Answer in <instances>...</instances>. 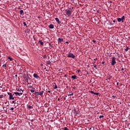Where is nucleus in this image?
I'll use <instances>...</instances> for the list:
<instances>
[{
  "instance_id": "nucleus-1",
  "label": "nucleus",
  "mask_w": 130,
  "mask_h": 130,
  "mask_svg": "<svg viewBox=\"0 0 130 130\" xmlns=\"http://www.w3.org/2000/svg\"><path fill=\"white\" fill-rule=\"evenodd\" d=\"M125 17L124 16H123L121 18H117V21L119 22V23H120L121 21L123 23L124 22L123 20H125Z\"/></svg>"
},
{
  "instance_id": "nucleus-2",
  "label": "nucleus",
  "mask_w": 130,
  "mask_h": 130,
  "mask_svg": "<svg viewBox=\"0 0 130 130\" xmlns=\"http://www.w3.org/2000/svg\"><path fill=\"white\" fill-rule=\"evenodd\" d=\"M8 95H9V99L10 100H14L15 98L13 96V94L11 92H8L7 93Z\"/></svg>"
},
{
  "instance_id": "nucleus-3",
  "label": "nucleus",
  "mask_w": 130,
  "mask_h": 130,
  "mask_svg": "<svg viewBox=\"0 0 130 130\" xmlns=\"http://www.w3.org/2000/svg\"><path fill=\"white\" fill-rule=\"evenodd\" d=\"M115 59H116L115 57H112V59L111 62V66H114V64H115L116 63V61H115Z\"/></svg>"
},
{
  "instance_id": "nucleus-4",
  "label": "nucleus",
  "mask_w": 130,
  "mask_h": 130,
  "mask_svg": "<svg viewBox=\"0 0 130 130\" xmlns=\"http://www.w3.org/2000/svg\"><path fill=\"white\" fill-rule=\"evenodd\" d=\"M67 55H68V57H71V58H75V57H76V56L72 53H69Z\"/></svg>"
},
{
  "instance_id": "nucleus-5",
  "label": "nucleus",
  "mask_w": 130,
  "mask_h": 130,
  "mask_svg": "<svg viewBox=\"0 0 130 130\" xmlns=\"http://www.w3.org/2000/svg\"><path fill=\"white\" fill-rule=\"evenodd\" d=\"M66 15L70 17L72 15V11L71 10H66Z\"/></svg>"
},
{
  "instance_id": "nucleus-6",
  "label": "nucleus",
  "mask_w": 130,
  "mask_h": 130,
  "mask_svg": "<svg viewBox=\"0 0 130 130\" xmlns=\"http://www.w3.org/2000/svg\"><path fill=\"white\" fill-rule=\"evenodd\" d=\"M34 77L36 78V79H40V77H39V76H38V74H36V73H34Z\"/></svg>"
},
{
  "instance_id": "nucleus-7",
  "label": "nucleus",
  "mask_w": 130,
  "mask_h": 130,
  "mask_svg": "<svg viewBox=\"0 0 130 130\" xmlns=\"http://www.w3.org/2000/svg\"><path fill=\"white\" fill-rule=\"evenodd\" d=\"M15 95H18V96H21V95H23V91L21 90V92H14Z\"/></svg>"
},
{
  "instance_id": "nucleus-8",
  "label": "nucleus",
  "mask_w": 130,
  "mask_h": 130,
  "mask_svg": "<svg viewBox=\"0 0 130 130\" xmlns=\"http://www.w3.org/2000/svg\"><path fill=\"white\" fill-rule=\"evenodd\" d=\"M23 80L25 83H28L29 77H24Z\"/></svg>"
},
{
  "instance_id": "nucleus-9",
  "label": "nucleus",
  "mask_w": 130,
  "mask_h": 130,
  "mask_svg": "<svg viewBox=\"0 0 130 130\" xmlns=\"http://www.w3.org/2000/svg\"><path fill=\"white\" fill-rule=\"evenodd\" d=\"M53 89H57V85H56V83H53Z\"/></svg>"
},
{
  "instance_id": "nucleus-10",
  "label": "nucleus",
  "mask_w": 130,
  "mask_h": 130,
  "mask_svg": "<svg viewBox=\"0 0 130 130\" xmlns=\"http://www.w3.org/2000/svg\"><path fill=\"white\" fill-rule=\"evenodd\" d=\"M55 20L57 22L58 24H60L61 23V22L59 21V19H58V18H55Z\"/></svg>"
},
{
  "instance_id": "nucleus-11",
  "label": "nucleus",
  "mask_w": 130,
  "mask_h": 130,
  "mask_svg": "<svg viewBox=\"0 0 130 130\" xmlns=\"http://www.w3.org/2000/svg\"><path fill=\"white\" fill-rule=\"evenodd\" d=\"M62 41H63V39H61V38H58V42L59 43H61V42H62Z\"/></svg>"
},
{
  "instance_id": "nucleus-12",
  "label": "nucleus",
  "mask_w": 130,
  "mask_h": 130,
  "mask_svg": "<svg viewBox=\"0 0 130 130\" xmlns=\"http://www.w3.org/2000/svg\"><path fill=\"white\" fill-rule=\"evenodd\" d=\"M49 28L50 29H53V28H54V25H53V24H50L49 26Z\"/></svg>"
},
{
  "instance_id": "nucleus-13",
  "label": "nucleus",
  "mask_w": 130,
  "mask_h": 130,
  "mask_svg": "<svg viewBox=\"0 0 130 130\" xmlns=\"http://www.w3.org/2000/svg\"><path fill=\"white\" fill-rule=\"evenodd\" d=\"M43 93H44V91L42 90L41 92H39V95L42 97Z\"/></svg>"
},
{
  "instance_id": "nucleus-14",
  "label": "nucleus",
  "mask_w": 130,
  "mask_h": 130,
  "mask_svg": "<svg viewBox=\"0 0 130 130\" xmlns=\"http://www.w3.org/2000/svg\"><path fill=\"white\" fill-rule=\"evenodd\" d=\"M71 79H74L75 80L77 79V76L76 75H73L71 76Z\"/></svg>"
},
{
  "instance_id": "nucleus-15",
  "label": "nucleus",
  "mask_w": 130,
  "mask_h": 130,
  "mask_svg": "<svg viewBox=\"0 0 130 130\" xmlns=\"http://www.w3.org/2000/svg\"><path fill=\"white\" fill-rule=\"evenodd\" d=\"M7 58H8V59H9V60H10V61H12V60H13V58H12V57H10V56H8V57H7Z\"/></svg>"
},
{
  "instance_id": "nucleus-16",
  "label": "nucleus",
  "mask_w": 130,
  "mask_h": 130,
  "mask_svg": "<svg viewBox=\"0 0 130 130\" xmlns=\"http://www.w3.org/2000/svg\"><path fill=\"white\" fill-rule=\"evenodd\" d=\"M39 42L41 44V45H43L44 44V43H43V42H42V41L41 40H40Z\"/></svg>"
},
{
  "instance_id": "nucleus-17",
  "label": "nucleus",
  "mask_w": 130,
  "mask_h": 130,
  "mask_svg": "<svg viewBox=\"0 0 130 130\" xmlns=\"http://www.w3.org/2000/svg\"><path fill=\"white\" fill-rule=\"evenodd\" d=\"M23 13H24V11H23V10H20V15H23Z\"/></svg>"
},
{
  "instance_id": "nucleus-18",
  "label": "nucleus",
  "mask_w": 130,
  "mask_h": 130,
  "mask_svg": "<svg viewBox=\"0 0 130 130\" xmlns=\"http://www.w3.org/2000/svg\"><path fill=\"white\" fill-rule=\"evenodd\" d=\"M47 64H51V61H50V60L47 61Z\"/></svg>"
},
{
  "instance_id": "nucleus-19",
  "label": "nucleus",
  "mask_w": 130,
  "mask_h": 130,
  "mask_svg": "<svg viewBox=\"0 0 130 130\" xmlns=\"http://www.w3.org/2000/svg\"><path fill=\"white\" fill-rule=\"evenodd\" d=\"M2 67L3 68H7V64L6 63L4 64Z\"/></svg>"
},
{
  "instance_id": "nucleus-20",
  "label": "nucleus",
  "mask_w": 130,
  "mask_h": 130,
  "mask_svg": "<svg viewBox=\"0 0 130 130\" xmlns=\"http://www.w3.org/2000/svg\"><path fill=\"white\" fill-rule=\"evenodd\" d=\"M129 48L128 47H127L126 49H125V51H127Z\"/></svg>"
},
{
  "instance_id": "nucleus-21",
  "label": "nucleus",
  "mask_w": 130,
  "mask_h": 130,
  "mask_svg": "<svg viewBox=\"0 0 130 130\" xmlns=\"http://www.w3.org/2000/svg\"><path fill=\"white\" fill-rule=\"evenodd\" d=\"M28 88H29V89H33V87L32 86V85H29V86H28Z\"/></svg>"
},
{
  "instance_id": "nucleus-22",
  "label": "nucleus",
  "mask_w": 130,
  "mask_h": 130,
  "mask_svg": "<svg viewBox=\"0 0 130 130\" xmlns=\"http://www.w3.org/2000/svg\"><path fill=\"white\" fill-rule=\"evenodd\" d=\"M30 92H31V93H34V92H35V90L34 89H31V90H30Z\"/></svg>"
},
{
  "instance_id": "nucleus-23",
  "label": "nucleus",
  "mask_w": 130,
  "mask_h": 130,
  "mask_svg": "<svg viewBox=\"0 0 130 130\" xmlns=\"http://www.w3.org/2000/svg\"><path fill=\"white\" fill-rule=\"evenodd\" d=\"M28 108H29V109H31V108H33V107H32L31 106H28Z\"/></svg>"
},
{
  "instance_id": "nucleus-24",
  "label": "nucleus",
  "mask_w": 130,
  "mask_h": 130,
  "mask_svg": "<svg viewBox=\"0 0 130 130\" xmlns=\"http://www.w3.org/2000/svg\"><path fill=\"white\" fill-rule=\"evenodd\" d=\"M2 98H4V95L3 94L0 95V99H2Z\"/></svg>"
},
{
  "instance_id": "nucleus-25",
  "label": "nucleus",
  "mask_w": 130,
  "mask_h": 130,
  "mask_svg": "<svg viewBox=\"0 0 130 130\" xmlns=\"http://www.w3.org/2000/svg\"><path fill=\"white\" fill-rule=\"evenodd\" d=\"M94 95H99V93H98V92H94Z\"/></svg>"
},
{
  "instance_id": "nucleus-26",
  "label": "nucleus",
  "mask_w": 130,
  "mask_h": 130,
  "mask_svg": "<svg viewBox=\"0 0 130 130\" xmlns=\"http://www.w3.org/2000/svg\"><path fill=\"white\" fill-rule=\"evenodd\" d=\"M58 72H62V69H58Z\"/></svg>"
},
{
  "instance_id": "nucleus-27",
  "label": "nucleus",
  "mask_w": 130,
  "mask_h": 130,
  "mask_svg": "<svg viewBox=\"0 0 130 130\" xmlns=\"http://www.w3.org/2000/svg\"><path fill=\"white\" fill-rule=\"evenodd\" d=\"M23 25H24V26H27V24H26L25 22H23Z\"/></svg>"
},
{
  "instance_id": "nucleus-28",
  "label": "nucleus",
  "mask_w": 130,
  "mask_h": 130,
  "mask_svg": "<svg viewBox=\"0 0 130 130\" xmlns=\"http://www.w3.org/2000/svg\"><path fill=\"white\" fill-rule=\"evenodd\" d=\"M90 93H91V94H94L95 92H94V91L91 90V91H90Z\"/></svg>"
},
{
  "instance_id": "nucleus-29",
  "label": "nucleus",
  "mask_w": 130,
  "mask_h": 130,
  "mask_svg": "<svg viewBox=\"0 0 130 130\" xmlns=\"http://www.w3.org/2000/svg\"><path fill=\"white\" fill-rule=\"evenodd\" d=\"M102 117H104V115H101L100 116V118H102Z\"/></svg>"
},
{
  "instance_id": "nucleus-30",
  "label": "nucleus",
  "mask_w": 130,
  "mask_h": 130,
  "mask_svg": "<svg viewBox=\"0 0 130 130\" xmlns=\"http://www.w3.org/2000/svg\"><path fill=\"white\" fill-rule=\"evenodd\" d=\"M46 55H44L43 58H46Z\"/></svg>"
},
{
  "instance_id": "nucleus-31",
  "label": "nucleus",
  "mask_w": 130,
  "mask_h": 130,
  "mask_svg": "<svg viewBox=\"0 0 130 130\" xmlns=\"http://www.w3.org/2000/svg\"><path fill=\"white\" fill-rule=\"evenodd\" d=\"M92 42H93V43H95L96 42V40H92Z\"/></svg>"
},
{
  "instance_id": "nucleus-32",
  "label": "nucleus",
  "mask_w": 130,
  "mask_h": 130,
  "mask_svg": "<svg viewBox=\"0 0 130 130\" xmlns=\"http://www.w3.org/2000/svg\"><path fill=\"white\" fill-rule=\"evenodd\" d=\"M93 67H94V69H96L97 66L96 65H95V64H93Z\"/></svg>"
},
{
  "instance_id": "nucleus-33",
  "label": "nucleus",
  "mask_w": 130,
  "mask_h": 130,
  "mask_svg": "<svg viewBox=\"0 0 130 130\" xmlns=\"http://www.w3.org/2000/svg\"><path fill=\"white\" fill-rule=\"evenodd\" d=\"M77 72H78V73H80V72H81V70L80 69H79L77 70Z\"/></svg>"
},
{
  "instance_id": "nucleus-34",
  "label": "nucleus",
  "mask_w": 130,
  "mask_h": 130,
  "mask_svg": "<svg viewBox=\"0 0 130 130\" xmlns=\"http://www.w3.org/2000/svg\"><path fill=\"white\" fill-rule=\"evenodd\" d=\"M14 103H15V101H13L12 102V104H14Z\"/></svg>"
},
{
  "instance_id": "nucleus-35",
  "label": "nucleus",
  "mask_w": 130,
  "mask_h": 130,
  "mask_svg": "<svg viewBox=\"0 0 130 130\" xmlns=\"http://www.w3.org/2000/svg\"><path fill=\"white\" fill-rule=\"evenodd\" d=\"M102 64H104L105 63V61H103L102 62Z\"/></svg>"
},
{
  "instance_id": "nucleus-36",
  "label": "nucleus",
  "mask_w": 130,
  "mask_h": 130,
  "mask_svg": "<svg viewBox=\"0 0 130 130\" xmlns=\"http://www.w3.org/2000/svg\"><path fill=\"white\" fill-rule=\"evenodd\" d=\"M37 96H39V95H40V94H39V92H37Z\"/></svg>"
},
{
  "instance_id": "nucleus-37",
  "label": "nucleus",
  "mask_w": 130,
  "mask_h": 130,
  "mask_svg": "<svg viewBox=\"0 0 130 130\" xmlns=\"http://www.w3.org/2000/svg\"><path fill=\"white\" fill-rule=\"evenodd\" d=\"M10 110H14V108H13V107L11 108L10 109Z\"/></svg>"
},
{
  "instance_id": "nucleus-38",
  "label": "nucleus",
  "mask_w": 130,
  "mask_h": 130,
  "mask_svg": "<svg viewBox=\"0 0 130 130\" xmlns=\"http://www.w3.org/2000/svg\"><path fill=\"white\" fill-rule=\"evenodd\" d=\"M71 96H73V95H74V93H72L71 94H70Z\"/></svg>"
},
{
  "instance_id": "nucleus-39",
  "label": "nucleus",
  "mask_w": 130,
  "mask_h": 130,
  "mask_svg": "<svg viewBox=\"0 0 130 130\" xmlns=\"http://www.w3.org/2000/svg\"><path fill=\"white\" fill-rule=\"evenodd\" d=\"M93 60H97V58L93 59Z\"/></svg>"
},
{
  "instance_id": "nucleus-40",
  "label": "nucleus",
  "mask_w": 130,
  "mask_h": 130,
  "mask_svg": "<svg viewBox=\"0 0 130 130\" xmlns=\"http://www.w3.org/2000/svg\"><path fill=\"white\" fill-rule=\"evenodd\" d=\"M66 43H67V44H69V42L66 41Z\"/></svg>"
},
{
  "instance_id": "nucleus-41",
  "label": "nucleus",
  "mask_w": 130,
  "mask_h": 130,
  "mask_svg": "<svg viewBox=\"0 0 130 130\" xmlns=\"http://www.w3.org/2000/svg\"><path fill=\"white\" fill-rule=\"evenodd\" d=\"M121 70V71H124V69H123V68H122Z\"/></svg>"
},
{
  "instance_id": "nucleus-42",
  "label": "nucleus",
  "mask_w": 130,
  "mask_h": 130,
  "mask_svg": "<svg viewBox=\"0 0 130 130\" xmlns=\"http://www.w3.org/2000/svg\"><path fill=\"white\" fill-rule=\"evenodd\" d=\"M38 92H37V91H35V94H37Z\"/></svg>"
},
{
  "instance_id": "nucleus-43",
  "label": "nucleus",
  "mask_w": 130,
  "mask_h": 130,
  "mask_svg": "<svg viewBox=\"0 0 130 130\" xmlns=\"http://www.w3.org/2000/svg\"><path fill=\"white\" fill-rule=\"evenodd\" d=\"M68 96L69 97H70V96H71V94H69L68 95Z\"/></svg>"
},
{
  "instance_id": "nucleus-44",
  "label": "nucleus",
  "mask_w": 130,
  "mask_h": 130,
  "mask_svg": "<svg viewBox=\"0 0 130 130\" xmlns=\"http://www.w3.org/2000/svg\"><path fill=\"white\" fill-rule=\"evenodd\" d=\"M48 93H50V90H48Z\"/></svg>"
},
{
  "instance_id": "nucleus-45",
  "label": "nucleus",
  "mask_w": 130,
  "mask_h": 130,
  "mask_svg": "<svg viewBox=\"0 0 130 130\" xmlns=\"http://www.w3.org/2000/svg\"><path fill=\"white\" fill-rule=\"evenodd\" d=\"M59 100H60V99L59 98H58V101H59Z\"/></svg>"
},
{
  "instance_id": "nucleus-46",
  "label": "nucleus",
  "mask_w": 130,
  "mask_h": 130,
  "mask_svg": "<svg viewBox=\"0 0 130 130\" xmlns=\"http://www.w3.org/2000/svg\"><path fill=\"white\" fill-rule=\"evenodd\" d=\"M113 23H115V20L113 21Z\"/></svg>"
},
{
  "instance_id": "nucleus-47",
  "label": "nucleus",
  "mask_w": 130,
  "mask_h": 130,
  "mask_svg": "<svg viewBox=\"0 0 130 130\" xmlns=\"http://www.w3.org/2000/svg\"><path fill=\"white\" fill-rule=\"evenodd\" d=\"M93 64H95V62H92Z\"/></svg>"
},
{
  "instance_id": "nucleus-48",
  "label": "nucleus",
  "mask_w": 130,
  "mask_h": 130,
  "mask_svg": "<svg viewBox=\"0 0 130 130\" xmlns=\"http://www.w3.org/2000/svg\"><path fill=\"white\" fill-rule=\"evenodd\" d=\"M64 100H66V99H67L66 98H63Z\"/></svg>"
},
{
  "instance_id": "nucleus-49",
  "label": "nucleus",
  "mask_w": 130,
  "mask_h": 130,
  "mask_svg": "<svg viewBox=\"0 0 130 130\" xmlns=\"http://www.w3.org/2000/svg\"><path fill=\"white\" fill-rule=\"evenodd\" d=\"M89 129V130H91V129H92V128H90Z\"/></svg>"
},
{
  "instance_id": "nucleus-50",
  "label": "nucleus",
  "mask_w": 130,
  "mask_h": 130,
  "mask_svg": "<svg viewBox=\"0 0 130 130\" xmlns=\"http://www.w3.org/2000/svg\"><path fill=\"white\" fill-rule=\"evenodd\" d=\"M15 77H18V75H15Z\"/></svg>"
},
{
  "instance_id": "nucleus-51",
  "label": "nucleus",
  "mask_w": 130,
  "mask_h": 130,
  "mask_svg": "<svg viewBox=\"0 0 130 130\" xmlns=\"http://www.w3.org/2000/svg\"><path fill=\"white\" fill-rule=\"evenodd\" d=\"M64 77H67V75H65L64 76Z\"/></svg>"
},
{
  "instance_id": "nucleus-52",
  "label": "nucleus",
  "mask_w": 130,
  "mask_h": 130,
  "mask_svg": "<svg viewBox=\"0 0 130 130\" xmlns=\"http://www.w3.org/2000/svg\"><path fill=\"white\" fill-rule=\"evenodd\" d=\"M21 90H22V89H18V91H20Z\"/></svg>"
},
{
  "instance_id": "nucleus-53",
  "label": "nucleus",
  "mask_w": 130,
  "mask_h": 130,
  "mask_svg": "<svg viewBox=\"0 0 130 130\" xmlns=\"http://www.w3.org/2000/svg\"><path fill=\"white\" fill-rule=\"evenodd\" d=\"M117 86H118V83H117Z\"/></svg>"
},
{
  "instance_id": "nucleus-54",
  "label": "nucleus",
  "mask_w": 130,
  "mask_h": 130,
  "mask_svg": "<svg viewBox=\"0 0 130 130\" xmlns=\"http://www.w3.org/2000/svg\"><path fill=\"white\" fill-rule=\"evenodd\" d=\"M44 70H46V68H45L44 69Z\"/></svg>"
},
{
  "instance_id": "nucleus-55",
  "label": "nucleus",
  "mask_w": 130,
  "mask_h": 130,
  "mask_svg": "<svg viewBox=\"0 0 130 130\" xmlns=\"http://www.w3.org/2000/svg\"><path fill=\"white\" fill-rule=\"evenodd\" d=\"M46 71L47 72V71H48L47 69H46Z\"/></svg>"
},
{
  "instance_id": "nucleus-56",
  "label": "nucleus",
  "mask_w": 130,
  "mask_h": 130,
  "mask_svg": "<svg viewBox=\"0 0 130 130\" xmlns=\"http://www.w3.org/2000/svg\"><path fill=\"white\" fill-rule=\"evenodd\" d=\"M93 129L95 128L94 127H93Z\"/></svg>"
},
{
  "instance_id": "nucleus-57",
  "label": "nucleus",
  "mask_w": 130,
  "mask_h": 130,
  "mask_svg": "<svg viewBox=\"0 0 130 130\" xmlns=\"http://www.w3.org/2000/svg\"><path fill=\"white\" fill-rule=\"evenodd\" d=\"M110 3H112V1H110Z\"/></svg>"
},
{
  "instance_id": "nucleus-58",
  "label": "nucleus",
  "mask_w": 130,
  "mask_h": 130,
  "mask_svg": "<svg viewBox=\"0 0 130 130\" xmlns=\"http://www.w3.org/2000/svg\"><path fill=\"white\" fill-rule=\"evenodd\" d=\"M41 66H43V64H42Z\"/></svg>"
},
{
  "instance_id": "nucleus-59",
  "label": "nucleus",
  "mask_w": 130,
  "mask_h": 130,
  "mask_svg": "<svg viewBox=\"0 0 130 130\" xmlns=\"http://www.w3.org/2000/svg\"><path fill=\"white\" fill-rule=\"evenodd\" d=\"M87 74H88V73H87Z\"/></svg>"
}]
</instances>
